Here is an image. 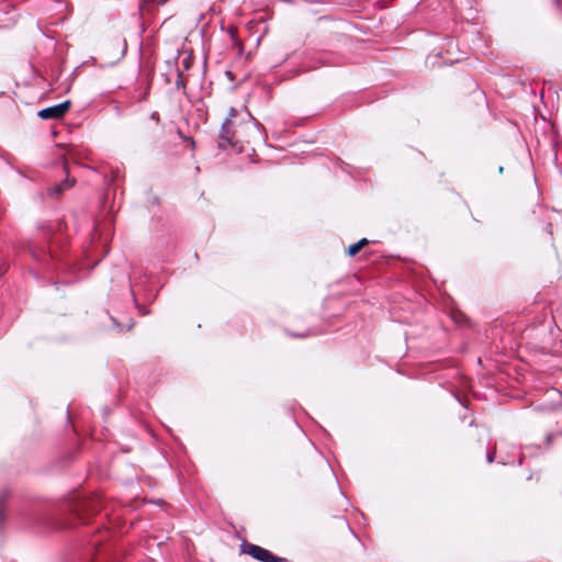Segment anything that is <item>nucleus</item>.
Listing matches in <instances>:
<instances>
[{"label": "nucleus", "instance_id": "1", "mask_svg": "<svg viewBox=\"0 0 562 562\" xmlns=\"http://www.w3.org/2000/svg\"><path fill=\"white\" fill-rule=\"evenodd\" d=\"M260 125L249 113L239 115L231 108L228 116L223 122L221 138L223 140H243L245 137H259Z\"/></svg>", "mask_w": 562, "mask_h": 562}, {"label": "nucleus", "instance_id": "2", "mask_svg": "<svg viewBox=\"0 0 562 562\" xmlns=\"http://www.w3.org/2000/svg\"><path fill=\"white\" fill-rule=\"evenodd\" d=\"M240 550L243 553L248 554L260 562H290L285 558L276 557L269 550L249 542H244L240 546Z\"/></svg>", "mask_w": 562, "mask_h": 562}, {"label": "nucleus", "instance_id": "3", "mask_svg": "<svg viewBox=\"0 0 562 562\" xmlns=\"http://www.w3.org/2000/svg\"><path fill=\"white\" fill-rule=\"evenodd\" d=\"M71 106L70 101H64L59 104L48 106L38 112V116L43 120H57L65 116Z\"/></svg>", "mask_w": 562, "mask_h": 562}, {"label": "nucleus", "instance_id": "4", "mask_svg": "<svg viewBox=\"0 0 562 562\" xmlns=\"http://www.w3.org/2000/svg\"><path fill=\"white\" fill-rule=\"evenodd\" d=\"M75 184V179L67 178L65 181H63L59 184L54 186L53 188L48 189V194L50 196H60L65 190L70 189Z\"/></svg>", "mask_w": 562, "mask_h": 562}, {"label": "nucleus", "instance_id": "5", "mask_svg": "<svg viewBox=\"0 0 562 562\" xmlns=\"http://www.w3.org/2000/svg\"><path fill=\"white\" fill-rule=\"evenodd\" d=\"M11 492L8 488L0 491V526L5 519V505L10 498Z\"/></svg>", "mask_w": 562, "mask_h": 562}, {"label": "nucleus", "instance_id": "6", "mask_svg": "<svg viewBox=\"0 0 562 562\" xmlns=\"http://www.w3.org/2000/svg\"><path fill=\"white\" fill-rule=\"evenodd\" d=\"M370 241L369 239L367 238H362L360 239L359 241L350 245L348 248H347V255L349 257H353L356 256L363 247H366L367 245H369Z\"/></svg>", "mask_w": 562, "mask_h": 562}, {"label": "nucleus", "instance_id": "7", "mask_svg": "<svg viewBox=\"0 0 562 562\" xmlns=\"http://www.w3.org/2000/svg\"><path fill=\"white\" fill-rule=\"evenodd\" d=\"M552 420L555 424L554 435H562V411L555 412L552 415Z\"/></svg>", "mask_w": 562, "mask_h": 562}, {"label": "nucleus", "instance_id": "8", "mask_svg": "<svg viewBox=\"0 0 562 562\" xmlns=\"http://www.w3.org/2000/svg\"><path fill=\"white\" fill-rule=\"evenodd\" d=\"M227 145H229L232 147V149L236 153L243 151V147L239 146V143L232 142V143H227Z\"/></svg>", "mask_w": 562, "mask_h": 562}, {"label": "nucleus", "instance_id": "9", "mask_svg": "<svg viewBox=\"0 0 562 562\" xmlns=\"http://www.w3.org/2000/svg\"><path fill=\"white\" fill-rule=\"evenodd\" d=\"M549 125H550V131H551L550 137H553V138L559 137L560 135L555 128V125L553 123H550Z\"/></svg>", "mask_w": 562, "mask_h": 562}, {"label": "nucleus", "instance_id": "10", "mask_svg": "<svg viewBox=\"0 0 562 562\" xmlns=\"http://www.w3.org/2000/svg\"><path fill=\"white\" fill-rule=\"evenodd\" d=\"M151 119H154V120H156V121L158 122V121H159V115H158V113H156V112H155V113H153V114H151Z\"/></svg>", "mask_w": 562, "mask_h": 562}, {"label": "nucleus", "instance_id": "11", "mask_svg": "<svg viewBox=\"0 0 562 562\" xmlns=\"http://www.w3.org/2000/svg\"><path fill=\"white\" fill-rule=\"evenodd\" d=\"M552 437H553V434L548 435V437H547L548 442H551Z\"/></svg>", "mask_w": 562, "mask_h": 562}, {"label": "nucleus", "instance_id": "12", "mask_svg": "<svg viewBox=\"0 0 562 562\" xmlns=\"http://www.w3.org/2000/svg\"><path fill=\"white\" fill-rule=\"evenodd\" d=\"M558 146H559V143H558V142L552 143V147H553V149H557V147H558Z\"/></svg>", "mask_w": 562, "mask_h": 562}, {"label": "nucleus", "instance_id": "13", "mask_svg": "<svg viewBox=\"0 0 562 562\" xmlns=\"http://www.w3.org/2000/svg\"><path fill=\"white\" fill-rule=\"evenodd\" d=\"M220 148L225 149V146L222 145V142H218Z\"/></svg>", "mask_w": 562, "mask_h": 562}, {"label": "nucleus", "instance_id": "14", "mask_svg": "<svg viewBox=\"0 0 562 562\" xmlns=\"http://www.w3.org/2000/svg\"><path fill=\"white\" fill-rule=\"evenodd\" d=\"M220 148L225 149V146L222 145V142H218Z\"/></svg>", "mask_w": 562, "mask_h": 562}, {"label": "nucleus", "instance_id": "15", "mask_svg": "<svg viewBox=\"0 0 562 562\" xmlns=\"http://www.w3.org/2000/svg\"><path fill=\"white\" fill-rule=\"evenodd\" d=\"M220 148L225 149V146L222 145V142H218Z\"/></svg>", "mask_w": 562, "mask_h": 562}, {"label": "nucleus", "instance_id": "16", "mask_svg": "<svg viewBox=\"0 0 562 562\" xmlns=\"http://www.w3.org/2000/svg\"><path fill=\"white\" fill-rule=\"evenodd\" d=\"M194 147H195V142H192L191 143V148L194 149Z\"/></svg>", "mask_w": 562, "mask_h": 562}, {"label": "nucleus", "instance_id": "17", "mask_svg": "<svg viewBox=\"0 0 562 562\" xmlns=\"http://www.w3.org/2000/svg\"><path fill=\"white\" fill-rule=\"evenodd\" d=\"M92 562H97V560L94 559Z\"/></svg>", "mask_w": 562, "mask_h": 562}]
</instances>
